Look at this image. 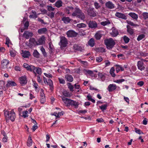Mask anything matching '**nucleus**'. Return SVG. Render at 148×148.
<instances>
[{"label": "nucleus", "instance_id": "nucleus-1", "mask_svg": "<svg viewBox=\"0 0 148 148\" xmlns=\"http://www.w3.org/2000/svg\"><path fill=\"white\" fill-rule=\"evenodd\" d=\"M4 115L5 118H9L12 122L14 121L16 118L15 112L13 110H11L10 111L4 110Z\"/></svg>", "mask_w": 148, "mask_h": 148}, {"label": "nucleus", "instance_id": "nucleus-2", "mask_svg": "<svg viewBox=\"0 0 148 148\" xmlns=\"http://www.w3.org/2000/svg\"><path fill=\"white\" fill-rule=\"evenodd\" d=\"M104 43L108 49H112L116 44L115 42L112 38H107L104 40Z\"/></svg>", "mask_w": 148, "mask_h": 148}, {"label": "nucleus", "instance_id": "nucleus-3", "mask_svg": "<svg viewBox=\"0 0 148 148\" xmlns=\"http://www.w3.org/2000/svg\"><path fill=\"white\" fill-rule=\"evenodd\" d=\"M68 44V41L66 38L64 36H61L60 38V41L59 45L61 47H66Z\"/></svg>", "mask_w": 148, "mask_h": 148}, {"label": "nucleus", "instance_id": "nucleus-4", "mask_svg": "<svg viewBox=\"0 0 148 148\" xmlns=\"http://www.w3.org/2000/svg\"><path fill=\"white\" fill-rule=\"evenodd\" d=\"M9 63V60L3 59L1 61V68L2 69H7Z\"/></svg>", "mask_w": 148, "mask_h": 148}, {"label": "nucleus", "instance_id": "nucleus-5", "mask_svg": "<svg viewBox=\"0 0 148 148\" xmlns=\"http://www.w3.org/2000/svg\"><path fill=\"white\" fill-rule=\"evenodd\" d=\"M137 66L138 69L141 71H144L145 69V65L142 61H139L138 62Z\"/></svg>", "mask_w": 148, "mask_h": 148}, {"label": "nucleus", "instance_id": "nucleus-6", "mask_svg": "<svg viewBox=\"0 0 148 148\" xmlns=\"http://www.w3.org/2000/svg\"><path fill=\"white\" fill-rule=\"evenodd\" d=\"M79 105V103L78 102L74 101L71 99H70L67 105L68 106L71 105L73 106L75 108H78Z\"/></svg>", "mask_w": 148, "mask_h": 148}, {"label": "nucleus", "instance_id": "nucleus-7", "mask_svg": "<svg viewBox=\"0 0 148 148\" xmlns=\"http://www.w3.org/2000/svg\"><path fill=\"white\" fill-rule=\"evenodd\" d=\"M23 67L26 68L27 70L30 72H33L34 70L35 66L32 65H29L27 63H24L23 65Z\"/></svg>", "mask_w": 148, "mask_h": 148}, {"label": "nucleus", "instance_id": "nucleus-8", "mask_svg": "<svg viewBox=\"0 0 148 148\" xmlns=\"http://www.w3.org/2000/svg\"><path fill=\"white\" fill-rule=\"evenodd\" d=\"M68 37H76L77 35V33L72 30H69L66 33Z\"/></svg>", "mask_w": 148, "mask_h": 148}, {"label": "nucleus", "instance_id": "nucleus-9", "mask_svg": "<svg viewBox=\"0 0 148 148\" xmlns=\"http://www.w3.org/2000/svg\"><path fill=\"white\" fill-rule=\"evenodd\" d=\"M88 26L89 28L92 29H95L97 27V23L93 20L89 21L88 23Z\"/></svg>", "mask_w": 148, "mask_h": 148}, {"label": "nucleus", "instance_id": "nucleus-10", "mask_svg": "<svg viewBox=\"0 0 148 148\" xmlns=\"http://www.w3.org/2000/svg\"><path fill=\"white\" fill-rule=\"evenodd\" d=\"M20 83L21 85L24 86L27 83V81L25 76H22L19 78Z\"/></svg>", "mask_w": 148, "mask_h": 148}, {"label": "nucleus", "instance_id": "nucleus-11", "mask_svg": "<svg viewBox=\"0 0 148 148\" xmlns=\"http://www.w3.org/2000/svg\"><path fill=\"white\" fill-rule=\"evenodd\" d=\"M94 8H90L87 10L88 14L92 17L96 16L97 14L94 11Z\"/></svg>", "mask_w": 148, "mask_h": 148}, {"label": "nucleus", "instance_id": "nucleus-12", "mask_svg": "<svg viewBox=\"0 0 148 148\" xmlns=\"http://www.w3.org/2000/svg\"><path fill=\"white\" fill-rule=\"evenodd\" d=\"M117 88L116 85L115 84H110L108 86L107 89L110 92H112L115 90Z\"/></svg>", "mask_w": 148, "mask_h": 148}, {"label": "nucleus", "instance_id": "nucleus-13", "mask_svg": "<svg viewBox=\"0 0 148 148\" xmlns=\"http://www.w3.org/2000/svg\"><path fill=\"white\" fill-rule=\"evenodd\" d=\"M105 5L106 8L109 9H112L115 8V5L110 1L106 2Z\"/></svg>", "mask_w": 148, "mask_h": 148}, {"label": "nucleus", "instance_id": "nucleus-14", "mask_svg": "<svg viewBox=\"0 0 148 148\" xmlns=\"http://www.w3.org/2000/svg\"><path fill=\"white\" fill-rule=\"evenodd\" d=\"M115 15L116 17L119 18H121L124 20H126L127 18L124 14L117 12L115 14Z\"/></svg>", "mask_w": 148, "mask_h": 148}, {"label": "nucleus", "instance_id": "nucleus-15", "mask_svg": "<svg viewBox=\"0 0 148 148\" xmlns=\"http://www.w3.org/2000/svg\"><path fill=\"white\" fill-rule=\"evenodd\" d=\"M74 10V11L73 12L72 15L73 16H76L78 14L82 12V10L79 8L76 7Z\"/></svg>", "mask_w": 148, "mask_h": 148}, {"label": "nucleus", "instance_id": "nucleus-16", "mask_svg": "<svg viewBox=\"0 0 148 148\" xmlns=\"http://www.w3.org/2000/svg\"><path fill=\"white\" fill-rule=\"evenodd\" d=\"M33 34L28 31H25L23 34V36L26 39H28L33 36Z\"/></svg>", "mask_w": 148, "mask_h": 148}, {"label": "nucleus", "instance_id": "nucleus-17", "mask_svg": "<svg viewBox=\"0 0 148 148\" xmlns=\"http://www.w3.org/2000/svg\"><path fill=\"white\" fill-rule=\"evenodd\" d=\"M47 32V29L46 27H43L38 29V33L39 34H45Z\"/></svg>", "mask_w": 148, "mask_h": 148}, {"label": "nucleus", "instance_id": "nucleus-18", "mask_svg": "<svg viewBox=\"0 0 148 148\" xmlns=\"http://www.w3.org/2000/svg\"><path fill=\"white\" fill-rule=\"evenodd\" d=\"M112 32L110 33L111 36L112 37H115L116 36L119 34V32L117 29L113 27L112 29Z\"/></svg>", "mask_w": 148, "mask_h": 148}, {"label": "nucleus", "instance_id": "nucleus-19", "mask_svg": "<svg viewBox=\"0 0 148 148\" xmlns=\"http://www.w3.org/2000/svg\"><path fill=\"white\" fill-rule=\"evenodd\" d=\"M16 85V83L13 81H10L8 80L7 83L6 84V86L7 88H9L11 86H14Z\"/></svg>", "mask_w": 148, "mask_h": 148}, {"label": "nucleus", "instance_id": "nucleus-20", "mask_svg": "<svg viewBox=\"0 0 148 148\" xmlns=\"http://www.w3.org/2000/svg\"><path fill=\"white\" fill-rule=\"evenodd\" d=\"M74 8L72 7H68L64 9V11L66 13L69 14L72 12H73Z\"/></svg>", "mask_w": 148, "mask_h": 148}, {"label": "nucleus", "instance_id": "nucleus-21", "mask_svg": "<svg viewBox=\"0 0 148 148\" xmlns=\"http://www.w3.org/2000/svg\"><path fill=\"white\" fill-rule=\"evenodd\" d=\"M62 20L65 24H68L70 23L71 19L69 17H63L62 18Z\"/></svg>", "mask_w": 148, "mask_h": 148}, {"label": "nucleus", "instance_id": "nucleus-22", "mask_svg": "<svg viewBox=\"0 0 148 148\" xmlns=\"http://www.w3.org/2000/svg\"><path fill=\"white\" fill-rule=\"evenodd\" d=\"M49 45V49L50 53H52L54 52V48L52 43L51 42H49L48 44Z\"/></svg>", "mask_w": 148, "mask_h": 148}, {"label": "nucleus", "instance_id": "nucleus-23", "mask_svg": "<svg viewBox=\"0 0 148 148\" xmlns=\"http://www.w3.org/2000/svg\"><path fill=\"white\" fill-rule=\"evenodd\" d=\"M74 49L78 51H82L83 50L82 47L77 44H74L73 46Z\"/></svg>", "mask_w": 148, "mask_h": 148}, {"label": "nucleus", "instance_id": "nucleus-24", "mask_svg": "<svg viewBox=\"0 0 148 148\" xmlns=\"http://www.w3.org/2000/svg\"><path fill=\"white\" fill-rule=\"evenodd\" d=\"M102 35L100 32H97L95 35V37L97 40H99L102 37Z\"/></svg>", "mask_w": 148, "mask_h": 148}, {"label": "nucleus", "instance_id": "nucleus-25", "mask_svg": "<svg viewBox=\"0 0 148 148\" xmlns=\"http://www.w3.org/2000/svg\"><path fill=\"white\" fill-rule=\"evenodd\" d=\"M76 16L77 17L80 19L82 20H84L85 18V15L82 12L78 14Z\"/></svg>", "mask_w": 148, "mask_h": 148}, {"label": "nucleus", "instance_id": "nucleus-26", "mask_svg": "<svg viewBox=\"0 0 148 148\" xmlns=\"http://www.w3.org/2000/svg\"><path fill=\"white\" fill-rule=\"evenodd\" d=\"M30 55V53L28 51H25L22 53V56L24 58H28Z\"/></svg>", "mask_w": 148, "mask_h": 148}, {"label": "nucleus", "instance_id": "nucleus-27", "mask_svg": "<svg viewBox=\"0 0 148 148\" xmlns=\"http://www.w3.org/2000/svg\"><path fill=\"white\" fill-rule=\"evenodd\" d=\"M32 144V137L29 136L27 141V145L28 147H30Z\"/></svg>", "mask_w": 148, "mask_h": 148}, {"label": "nucleus", "instance_id": "nucleus-28", "mask_svg": "<svg viewBox=\"0 0 148 148\" xmlns=\"http://www.w3.org/2000/svg\"><path fill=\"white\" fill-rule=\"evenodd\" d=\"M65 78L68 82H72L73 80V77L72 76L70 75L67 74L66 75Z\"/></svg>", "mask_w": 148, "mask_h": 148}, {"label": "nucleus", "instance_id": "nucleus-29", "mask_svg": "<svg viewBox=\"0 0 148 148\" xmlns=\"http://www.w3.org/2000/svg\"><path fill=\"white\" fill-rule=\"evenodd\" d=\"M36 72L39 75H41L42 74V70L39 67H35L33 73Z\"/></svg>", "mask_w": 148, "mask_h": 148}, {"label": "nucleus", "instance_id": "nucleus-30", "mask_svg": "<svg viewBox=\"0 0 148 148\" xmlns=\"http://www.w3.org/2000/svg\"><path fill=\"white\" fill-rule=\"evenodd\" d=\"M88 45L91 47H93L95 45V40L93 38H91L88 42Z\"/></svg>", "mask_w": 148, "mask_h": 148}, {"label": "nucleus", "instance_id": "nucleus-31", "mask_svg": "<svg viewBox=\"0 0 148 148\" xmlns=\"http://www.w3.org/2000/svg\"><path fill=\"white\" fill-rule=\"evenodd\" d=\"M127 32L130 34L132 35L134 34V30L133 29L131 28L130 26L129 25H127Z\"/></svg>", "mask_w": 148, "mask_h": 148}, {"label": "nucleus", "instance_id": "nucleus-32", "mask_svg": "<svg viewBox=\"0 0 148 148\" xmlns=\"http://www.w3.org/2000/svg\"><path fill=\"white\" fill-rule=\"evenodd\" d=\"M45 40V37L44 36L39 38L38 40V44L39 45L42 44L44 42Z\"/></svg>", "mask_w": 148, "mask_h": 148}, {"label": "nucleus", "instance_id": "nucleus-33", "mask_svg": "<svg viewBox=\"0 0 148 148\" xmlns=\"http://www.w3.org/2000/svg\"><path fill=\"white\" fill-rule=\"evenodd\" d=\"M128 15L135 20H137L138 18V15L134 13H130Z\"/></svg>", "mask_w": 148, "mask_h": 148}, {"label": "nucleus", "instance_id": "nucleus-34", "mask_svg": "<svg viewBox=\"0 0 148 148\" xmlns=\"http://www.w3.org/2000/svg\"><path fill=\"white\" fill-rule=\"evenodd\" d=\"M114 71L115 69L114 67H112L110 71V74L111 75V76L113 77H115L116 76L115 74L114 73Z\"/></svg>", "mask_w": 148, "mask_h": 148}, {"label": "nucleus", "instance_id": "nucleus-35", "mask_svg": "<svg viewBox=\"0 0 148 148\" xmlns=\"http://www.w3.org/2000/svg\"><path fill=\"white\" fill-rule=\"evenodd\" d=\"M62 2L61 0L57 1L55 3V6L58 8L62 6Z\"/></svg>", "mask_w": 148, "mask_h": 148}, {"label": "nucleus", "instance_id": "nucleus-36", "mask_svg": "<svg viewBox=\"0 0 148 148\" xmlns=\"http://www.w3.org/2000/svg\"><path fill=\"white\" fill-rule=\"evenodd\" d=\"M33 56L36 58H39L40 56V54L36 50H35L33 53Z\"/></svg>", "mask_w": 148, "mask_h": 148}, {"label": "nucleus", "instance_id": "nucleus-37", "mask_svg": "<svg viewBox=\"0 0 148 148\" xmlns=\"http://www.w3.org/2000/svg\"><path fill=\"white\" fill-rule=\"evenodd\" d=\"M67 84L68 86V88L70 91H73L74 87L73 85H72L71 84L68 82L67 83Z\"/></svg>", "mask_w": 148, "mask_h": 148}, {"label": "nucleus", "instance_id": "nucleus-38", "mask_svg": "<svg viewBox=\"0 0 148 148\" xmlns=\"http://www.w3.org/2000/svg\"><path fill=\"white\" fill-rule=\"evenodd\" d=\"M87 98L88 100L94 103L95 102V100L92 98V96L89 94L87 96Z\"/></svg>", "mask_w": 148, "mask_h": 148}, {"label": "nucleus", "instance_id": "nucleus-39", "mask_svg": "<svg viewBox=\"0 0 148 148\" xmlns=\"http://www.w3.org/2000/svg\"><path fill=\"white\" fill-rule=\"evenodd\" d=\"M108 106L107 104H104L101 106H99L100 108L101 109L102 111H104L107 108Z\"/></svg>", "mask_w": 148, "mask_h": 148}, {"label": "nucleus", "instance_id": "nucleus-40", "mask_svg": "<svg viewBox=\"0 0 148 148\" xmlns=\"http://www.w3.org/2000/svg\"><path fill=\"white\" fill-rule=\"evenodd\" d=\"M98 76L99 78L101 79V80L102 81H103L105 79V75L101 73H99L98 74Z\"/></svg>", "mask_w": 148, "mask_h": 148}, {"label": "nucleus", "instance_id": "nucleus-41", "mask_svg": "<svg viewBox=\"0 0 148 148\" xmlns=\"http://www.w3.org/2000/svg\"><path fill=\"white\" fill-rule=\"evenodd\" d=\"M28 112L27 110L23 111L22 112V116L24 118L27 117L28 116Z\"/></svg>", "mask_w": 148, "mask_h": 148}, {"label": "nucleus", "instance_id": "nucleus-42", "mask_svg": "<svg viewBox=\"0 0 148 148\" xmlns=\"http://www.w3.org/2000/svg\"><path fill=\"white\" fill-rule=\"evenodd\" d=\"M40 50L41 51H42V53L43 55L45 57H47V53L45 52V49L43 47H42L41 48Z\"/></svg>", "mask_w": 148, "mask_h": 148}, {"label": "nucleus", "instance_id": "nucleus-43", "mask_svg": "<svg viewBox=\"0 0 148 148\" xmlns=\"http://www.w3.org/2000/svg\"><path fill=\"white\" fill-rule=\"evenodd\" d=\"M96 51L97 52H106L105 49L103 47H100L96 49Z\"/></svg>", "mask_w": 148, "mask_h": 148}, {"label": "nucleus", "instance_id": "nucleus-44", "mask_svg": "<svg viewBox=\"0 0 148 148\" xmlns=\"http://www.w3.org/2000/svg\"><path fill=\"white\" fill-rule=\"evenodd\" d=\"M145 35L144 34L140 35L138 36L137 38V40L138 41H139L144 38L145 37Z\"/></svg>", "mask_w": 148, "mask_h": 148}, {"label": "nucleus", "instance_id": "nucleus-45", "mask_svg": "<svg viewBox=\"0 0 148 148\" xmlns=\"http://www.w3.org/2000/svg\"><path fill=\"white\" fill-rule=\"evenodd\" d=\"M110 24V22L109 21H102L101 22L100 24L103 26H105L107 25H109Z\"/></svg>", "mask_w": 148, "mask_h": 148}, {"label": "nucleus", "instance_id": "nucleus-46", "mask_svg": "<svg viewBox=\"0 0 148 148\" xmlns=\"http://www.w3.org/2000/svg\"><path fill=\"white\" fill-rule=\"evenodd\" d=\"M143 18L145 20L148 19V12H144L142 14Z\"/></svg>", "mask_w": 148, "mask_h": 148}, {"label": "nucleus", "instance_id": "nucleus-47", "mask_svg": "<svg viewBox=\"0 0 148 148\" xmlns=\"http://www.w3.org/2000/svg\"><path fill=\"white\" fill-rule=\"evenodd\" d=\"M127 22L129 25L133 26L136 27L138 26V25L134 23L133 22L130 21H127Z\"/></svg>", "mask_w": 148, "mask_h": 148}, {"label": "nucleus", "instance_id": "nucleus-48", "mask_svg": "<svg viewBox=\"0 0 148 148\" xmlns=\"http://www.w3.org/2000/svg\"><path fill=\"white\" fill-rule=\"evenodd\" d=\"M77 26L79 28H81L82 27H85L86 26V25L84 23H81L80 24H77Z\"/></svg>", "mask_w": 148, "mask_h": 148}, {"label": "nucleus", "instance_id": "nucleus-49", "mask_svg": "<svg viewBox=\"0 0 148 148\" xmlns=\"http://www.w3.org/2000/svg\"><path fill=\"white\" fill-rule=\"evenodd\" d=\"M123 40L125 43H128L129 42L130 40L129 38L125 36H124L123 37Z\"/></svg>", "mask_w": 148, "mask_h": 148}, {"label": "nucleus", "instance_id": "nucleus-50", "mask_svg": "<svg viewBox=\"0 0 148 148\" xmlns=\"http://www.w3.org/2000/svg\"><path fill=\"white\" fill-rule=\"evenodd\" d=\"M94 5L95 8L97 9H98L101 7V6L97 2H96L94 3Z\"/></svg>", "mask_w": 148, "mask_h": 148}, {"label": "nucleus", "instance_id": "nucleus-51", "mask_svg": "<svg viewBox=\"0 0 148 148\" xmlns=\"http://www.w3.org/2000/svg\"><path fill=\"white\" fill-rule=\"evenodd\" d=\"M85 71L88 75L90 76L92 75L93 74V72L90 70H85Z\"/></svg>", "mask_w": 148, "mask_h": 148}, {"label": "nucleus", "instance_id": "nucleus-52", "mask_svg": "<svg viewBox=\"0 0 148 148\" xmlns=\"http://www.w3.org/2000/svg\"><path fill=\"white\" fill-rule=\"evenodd\" d=\"M116 66V71L117 73H118L120 70L121 66L119 65L116 64L115 65Z\"/></svg>", "mask_w": 148, "mask_h": 148}, {"label": "nucleus", "instance_id": "nucleus-53", "mask_svg": "<svg viewBox=\"0 0 148 148\" xmlns=\"http://www.w3.org/2000/svg\"><path fill=\"white\" fill-rule=\"evenodd\" d=\"M40 101L41 103H44L46 101L45 97H40Z\"/></svg>", "mask_w": 148, "mask_h": 148}, {"label": "nucleus", "instance_id": "nucleus-54", "mask_svg": "<svg viewBox=\"0 0 148 148\" xmlns=\"http://www.w3.org/2000/svg\"><path fill=\"white\" fill-rule=\"evenodd\" d=\"M58 80L59 83L60 84H64L65 83V81L63 79L58 78Z\"/></svg>", "mask_w": 148, "mask_h": 148}, {"label": "nucleus", "instance_id": "nucleus-55", "mask_svg": "<svg viewBox=\"0 0 148 148\" xmlns=\"http://www.w3.org/2000/svg\"><path fill=\"white\" fill-rule=\"evenodd\" d=\"M135 132L139 134H140L141 133L143 134V133L142 132L141 130L138 129L137 128H135Z\"/></svg>", "mask_w": 148, "mask_h": 148}, {"label": "nucleus", "instance_id": "nucleus-56", "mask_svg": "<svg viewBox=\"0 0 148 148\" xmlns=\"http://www.w3.org/2000/svg\"><path fill=\"white\" fill-rule=\"evenodd\" d=\"M29 41L33 44H35L36 43V42L35 41V39L33 38H30L29 39Z\"/></svg>", "mask_w": 148, "mask_h": 148}, {"label": "nucleus", "instance_id": "nucleus-57", "mask_svg": "<svg viewBox=\"0 0 148 148\" xmlns=\"http://www.w3.org/2000/svg\"><path fill=\"white\" fill-rule=\"evenodd\" d=\"M63 95L67 97H70L71 95L69 92L64 91L63 93Z\"/></svg>", "mask_w": 148, "mask_h": 148}, {"label": "nucleus", "instance_id": "nucleus-58", "mask_svg": "<svg viewBox=\"0 0 148 148\" xmlns=\"http://www.w3.org/2000/svg\"><path fill=\"white\" fill-rule=\"evenodd\" d=\"M37 81L39 83H41L42 82V78L41 77H40L39 75L37 76Z\"/></svg>", "mask_w": 148, "mask_h": 148}, {"label": "nucleus", "instance_id": "nucleus-59", "mask_svg": "<svg viewBox=\"0 0 148 148\" xmlns=\"http://www.w3.org/2000/svg\"><path fill=\"white\" fill-rule=\"evenodd\" d=\"M33 86H34L35 89L37 90L38 88V84L36 83V82L35 81H33Z\"/></svg>", "mask_w": 148, "mask_h": 148}, {"label": "nucleus", "instance_id": "nucleus-60", "mask_svg": "<svg viewBox=\"0 0 148 148\" xmlns=\"http://www.w3.org/2000/svg\"><path fill=\"white\" fill-rule=\"evenodd\" d=\"M47 84L49 85V86H51L52 85H53L52 80L50 79H48V82L47 83Z\"/></svg>", "mask_w": 148, "mask_h": 148}, {"label": "nucleus", "instance_id": "nucleus-61", "mask_svg": "<svg viewBox=\"0 0 148 148\" xmlns=\"http://www.w3.org/2000/svg\"><path fill=\"white\" fill-rule=\"evenodd\" d=\"M47 10L49 11H53L54 10L55 8L51 6L48 5L47 6Z\"/></svg>", "mask_w": 148, "mask_h": 148}, {"label": "nucleus", "instance_id": "nucleus-62", "mask_svg": "<svg viewBox=\"0 0 148 148\" xmlns=\"http://www.w3.org/2000/svg\"><path fill=\"white\" fill-rule=\"evenodd\" d=\"M62 98L63 101L64 102V103H65L66 102H67V103H68V101L70 99L68 98H66L64 97H62Z\"/></svg>", "mask_w": 148, "mask_h": 148}, {"label": "nucleus", "instance_id": "nucleus-63", "mask_svg": "<svg viewBox=\"0 0 148 148\" xmlns=\"http://www.w3.org/2000/svg\"><path fill=\"white\" fill-rule=\"evenodd\" d=\"M105 67L109 66L110 64V62L108 60H105Z\"/></svg>", "mask_w": 148, "mask_h": 148}, {"label": "nucleus", "instance_id": "nucleus-64", "mask_svg": "<svg viewBox=\"0 0 148 148\" xmlns=\"http://www.w3.org/2000/svg\"><path fill=\"white\" fill-rule=\"evenodd\" d=\"M103 60L101 56L97 57L96 59V60L97 62H101Z\"/></svg>", "mask_w": 148, "mask_h": 148}]
</instances>
